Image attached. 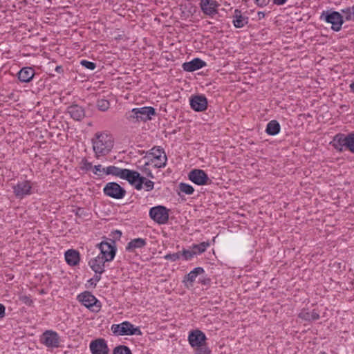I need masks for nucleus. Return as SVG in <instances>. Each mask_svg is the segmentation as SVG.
Returning <instances> with one entry per match:
<instances>
[{
    "instance_id": "1",
    "label": "nucleus",
    "mask_w": 354,
    "mask_h": 354,
    "mask_svg": "<svg viewBox=\"0 0 354 354\" xmlns=\"http://www.w3.org/2000/svg\"><path fill=\"white\" fill-rule=\"evenodd\" d=\"M91 142L97 158L107 155L113 147L112 136L105 132H97L91 139Z\"/></svg>"
},
{
    "instance_id": "2",
    "label": "nucleus",
    "mask_w": 354,
    "mask_h": 354,
    "mask_svg": "<svg viewBox=\"0 0 354 354\" xmlns=\"http://www.w3.org/2000/svg\"><path fill=\"white\" fill-rule=\"evenodd\" d=\"M319 19L328 24H330L331 29L335 32L339 31L344 24L343 15L339 12L332 9L324 10L320 15Z\"/></svg>"
},
{
    "instance_id": "3",
    "label": "nucleus",
    "mask_w": 354,
    "mask_h": 354,
    "mask_svg": "<svg viewBox=\"0 0 354 354\" xmlns=\"http://www.w3.org/2000/svg\"><path fill=\"white\" fill-rule=\"evenodd\" d=\"M149 216L160 225L165 224L169 221V210L162 205L153 207L149 210Z\"/></svg>"
},
{
    "instance_id": "4",
    "label": "nucleus",
    "mask_w": 354,
    "mask_h": 354,
    "mask_svg": "<svg viewBox=\"0 0 354 354\" xmlns=\"http://www.w3.org/2000/svg\"><path fill=\"white\" fill-rule=\"evenodd\" d=\"M105 195L115 199L122 198L126 194L125 189L115 182L108 183L103 189Z\"/></svg>"
},
{
    "instance_id": "5",
    "label": "nucleus",
    "mask_w": 354,
    "mask_h": 354,
    "mask_svg": "<svg viewBox=\"0 0 354 354\" xmlns=\"http://www.w3.org/2000/svg\"><path fill=\"white\" fill-rule=\"evenodd\" d=\"M154 183L142 176L138 171H134V188L140 190L144 189L147 192H149L153 189Z\"/></svg>"
},
{
    "instance_id": "6",
    "label": "nucleus",
    "mask_w": 354,
    "mask_h": 354,
    "mask_svg": "<svg viewBox=\"0 0 354 354\" xmlns=\"http://www.w3.org/2000/svg\"><path fill=\"white\" fill-rule=\"evenodd\" d=\"M78 299L82 304L88 308H91L93 311H98L100 306L97 304V299L89 292H84L78 296Z\"/></svg>"
},
{
    "instance_id": "7",
    "label": "nucleus",
    "mask_w": 354,
    "mask_h": 354,
    "mask_svg": "<svg viewBox=\"0 0 354 354\" xmlns=\"http://www.w3.org/2000/svg\"><path fill=\"white\" fill-rule=\"evenodd\" d=\"M41 342L48 348H57L59 344V337L56 332L46 330L41 336Z\"/></svg>"
},
{
    "instance_id": "8",
    "label": "nucleus",
    "mask_w": 354,
    "mask_h": 354,
    "mask_svg": "<svg viewBox=\"0 0 354 354\" xmlns=\"http://www.w3.org/2000/svg\"><path fill=\"white\" fill-rule=\"evenodd\" d=\"M147 156L149 157L150 162L160 160V162H154V167L156 168L165 167L167 158L163 149L153 148L152 149V152Z\"/></svg>"
},
{
    "instance_id": "9",
    "label": "nucleus",
    "mask_w": 354,
    "mask_h": 354,
    "mask_svg": "<svg viewBox=\"0 0 354 354\" xmlns=\"http://www.w3.org/2000/svg\"><path fill=\"white\" fill-rule=\"evenodd\" d=\"M156 114V110L151 106H145L142 108H134V118L136 120L146 122L151 119V115Z\"/></svg>"
},
{
    "instance_id": "10",
    "label": "nucleus",
    "mask_w": 354,
    "mask_h": 354,
    "mask_svg": "<svg viewBox=\"0 0 354 354\" xmlns=\"http://www.w3.org/2000/svg\"><path fill=\"white\" fill-rule=\"evenodd\" d=\"M189 179L196 185H204L209 180L206 173L202 169H193L188 175Z\"/></svg>"
},
{
    "instance_id": "11",
    "label": "nucleus",
    "mask_w": 354,
    "mask_h": 354,
    "mask_svg": "<svg viewBox=\"0 0 354 354\" xmlns=\"http://www.w3.org/2000/svg\"><path fill=\"white\" fill-rule=\"evenodd\" d=\"M111 329L115 335H133V324L129 322H124L120 324H113Z\"/></svg>"
},
{
    "instance_id": "12",
    "label": "nucleus",
    "mask_w": 354,
    "mask_h": 354,
    "mask_svg": "<svg viewBox=\"0 0 354 354\" xmlns=\"http://www.w3.org/2000/svg\"><path fill=\"white\" fill-rule=\"evenodd\" d=\"M190 106L195 111H203L207 109V100L203 95H193L190 97Z\"/></svg>"
},
{
    "instance_id": "13",
    "label": "nucleus",
    "mask_w": 354,
    "mask_h": 354,
    "mask_svg": "<svg viewBox=\"0 0 354 354\" xmlns=\"http://www.w3.org/2000/svg\"><path fill=\"white\" fill-rule=\"evenodd\" d=\"M90 350L92 354H108L109 351L106 341L102 338L92 341Z\"/></svg>"
},
{
    "instance_id": "14",
    "label": "nucleus",
    "mask_w": 354,
    "mask_h": 354,
    "mask_svg": "<svg viewBox=\"0 0 354 354\" xmlns=\"http://www.w3.org/2000/svg\"><path fill=\"white\" fill-rule=\"evenodd\" d=\"M206 340L205 335L200 330H195L190 332L188 336V341L192 347H198L205 344Z\"/></svg>"
},
{
    "instance_id": "15",
    "label": "nucleus",
    "mask_w": 354,
    "mask_h": 354,
    "mask_svg": "<svg viewBox=\"0 0 354 354\" xmlns=\"http://www.w3.org/2000/svg\"><path fill=\"white\" fill-rule=\"evenodd\" d=\"M201 8L204 14L209 16L216 15L218 3L215 0H201Z\"/></svg>"
},
{
    "instance_id": "16",
    "label": "nucleus",
    "mask_w": 354,
    "mask_h": 354,
    "mask_svg": "<svg viewBox=\"0 0 354 354\" xmlns=\"http://www.w3.org/2000/svg\"><path fill=\"white\" fill-rule=\"evenodd\" d=\"M99 249L100 250L101 257H103L105 260L111 261L115 255V249L110 243L107 242H102L98 244Z\"/></svg>"
},
{
    "instance_id": "17",
    "label": "nucleus",
    "mask_w": 354,
    "mask_h": 354,
    "mask_svg": "<svg viewBox=\"0 0 354 354\" xmlns=\"http://www.w3.org/2000/svg\"><path fill=\"white\" fill-rule=\"evenodd\" d=\"M14 193L18 198H23L24 196L30 194L31 185L29 181L25 180L19 182L13 187Z\"/></svg>"
},
{
    "instance_id": "18",
    "label": "nucleus",
    "mask_w": 354,
    "mask_h": 354,
    "mask_svg": "<svg viewBox=\"0 0 354 354\" xmlns=\"http://www.w3.org/2000/svg\"><path fill=\"white\" fill-rule=\"evenodd\" d=\"M106 261H109L105 260L103 257L98 255L95 258L91 259L88 264L96 274H102L104 271V263Z\"/></svg>"
},
{
    "instance_id": "19",
    "label": "nucleus",
    "mask_w": 354,
    "mask_h": 354,
    "mask_svg": "<svg viewBox=\"0 0 354 354\" xmlns=\"http://www.w3.org/2000/svg\"><path fill=\"white\" fill-rule=\"evenodd\" d=\"M348 135L345 136L343 133H338L333 138L330 144L338 151H342L344 147L347 149Z\"/></svg>"
},
{
    "instance_id": "20",
    "label": "nucleus",
    "mask_w": 354,
    "mask_h": 354,
    "mask_svg": "<svg viewBox=\"0 0 354 354\" xmlns=\"http://www.w3.org/2000/svg\"><path fill=\"white\" fill-rule=\"evenodd\" d=\"M232 17V23L236 28H243L248 23V17L240 10L236 9Z\"/></svg>"
},
{
    "instance_id": "21",
    "label": "nucleus",
    "mask_w": 354,
    "mask_h": 354,
    "mask_svg": "<svg viewBox=\"0 0 354 354\" xmlns=\"http://www.w3.org/2000/svg\"><path fill=\"white\" fill-rule=\"evenodd\" d=\"M137 167L140 170L143 176L153 178V174L148 166L150 164L149 157L144 156L141 160L137 162Z\"/></svg>"
},
{
    "instance_id": "22",
    "label": "nucleus",
    "mask_w": 354,
    "mask_h": 354,
    "mask_svg": "<svg viewBox=\"0 0 354 354\" xmlns=\"http://www.w3.org/2000/svg\"><path fill=\"white\" fill-rule=\"evenodd\" d=\"M206 65L205 62L199 58H195L191 62H185L183 68L185 71L192 72L200 69Z\"/></svg>"
},
{
    "instance_id": "23",
    "label": "nucleus",
    "mask_w": 354,
    "mask_h": 354,
    "mask_svg": "<svg viewBox=\"0 0 354 354\" xmlns=\"http://www.w3.org/2000/svg\"><path fill=\"white\" fill-rule=\"evenodd\" d=\"M68 113L72 118L77 121L81 120L85 116L84 109L77 104H73L68 106Z\"/></svg>"
},
{
    "instance_id": "24",
    "label": "nucleus",
    "mask_w": 354,
    "mask_h": 354,
    "mask_svg": "<svg viewBox=\"0 0 354 354\" xmlns=\"http://www.w3.org/2000/svg\"><path fill=\"white\" fill-rule=\"evenodd\" d=\"M34 70L30 67H24L18 73V79L21 82H29L34 77Z\"/></svg>"
},
{
    "instance_id": "25",
    "label": "nucleus",
    "mask_w": 354,
    "mask_h": 354,
    "mask_svg": "<svg viewBox=\"0 0 354 354\" xmlns=\"http://www.w3.org/2000/svg\"><path fill=\"white\" fill-rule=\"evenodd\" d=\"M65 259L68 265L76 266L80 262V254L75 250H68L65 253Z\"/></svg>"
},
{
    "instance_id": "26",
    "label": "nucleus",
    "mask_w": 354,
    "mask_h": 354,
    "mask_svg": "<svg viewBox=\"0 0 354 354\" xmlns=\"http://www.w3.org/2000/svg\"><path fill=\"white\" fill-rule=\"evenodd\" d=\"M299 317L305 321L312 322L317 320L319 318V315L316 310L304 309L299 314Z\"/></svg>"
},
{
    "instance_id": "27",
    "label": "nucleus",
    "mask_w": 354,
    "mask_h": 354,
    "mask_svg": "<svg viewBox=\"0 0 354 354\" xmlns=\"http://www.w3.org/2000/svg\"><path fill=\"white\" fill-rule=\"evenodd\" d=\"M204 272V269L201 267L195 268L193 270H192L189 273L185 275L183 282L186 283V286H188L189 283L190 286H192L193 282L196 280V278L198 275L201 274Z\"/></svg>"
},
{
    "instance_id": "28",
    "label": "nucleus",
    "mask_w": 354,
    "mask_h": 354,
    "mask_svg": "<svg viewBox=\"0 0 354 354\" xmlns=\"http://www.w3.org/2000/svg\"><path fill=\"white\" fill-rule=\"evenodd\" d=\"M280 124L277 120H271L267 124L266 133L270 136H275L280 131Z\"/></svg>"
},
{
    "instance_id": "29",
    "label": "nucleus",
    "mask_w": 354,
    "mask_h": 354,
    "mask_svg": "<svg viewBox=\"0 0 354 354\" xmlns=\"http://www.w3.org/2000/svg\"><path fill=\"white\" fill-rule=\"evenodd\" d=\"M117 177L125 179L131 185H133V170L120 168Z\"/></svg>"
},
{
    "instance_id": "30",
    "label": "nucleus",
    "mask_w": 354,
    "mask_h": 354,
    "mask_svg": "<svg viewBox=\"0 0 354 354\" xmlns=\"http://www.w3.org/2000/svg\"><path fill=\"white\" fill-rule=\"evenodd\" d=\"M97 109L101 111H107L110 107V102L109 100L102 97V98H98L97 100Z\"/></svg>"
},
{
    "instance_id": "31",
    "label": "nucleus",
    "mask_w": 354,
    "mask_h": 354,
    "mask_svg": "<svg viewBox=\"0 0 354 354\" xmlns=\"http://www.w3.org/2000/svg\"><path fill=\"white\" fill-rule=\"evenodd\" d=\"M341 14H343L344 21H354V15L353 14V6L346 7L341 10Z\"/></svg>"
},
{
    "instance_id": "32",
    "label": "nucleus",
    "mask_w": 354,
    "mask_h": 354,
    "mask_svg": "<svg viewBox=\"0 0 354 354\" xmlns=\"http://www.w3.org/2000/svg\"><path fill=\"white\" fill-rule=\"evenodd\" d=\"M179 189L182 192L187 195L192 194L194 192V189L192 185L183 183H180Z\"/></svg>"
},
{
    "instance_id": "33",
    "label": "nucleus",
    "mask_w": 354,
    "mask_h": 354,
    "mask_svg": "<svg viewBox=\"0 0 354 354\" xmlns=\"http://www.w3.org/2000/svg\"><path fill=\"white\" fill-rule=\"evenodd\" d=\"M113 354H132L130 348L126 346L120 345L113 349Z\"/></svg>"
},
{
    "instance_id": "34",
    "label": "nucleus",
    "mask_w": 354,
    "mask_h": 354,
    "mask_svg": "<svg viewBox=\"0 0 354 354\" xmlns=\"http://www.w3.org/2000/svg\"><path fill=\"white\" fill-rule=\"evenodd\" d=\"M209 245V243L208 242H202L197 245H194L193 249L195 250V252H196V254H201L204 252L207 248Z\"/></svg>"
},
{
    "instance_id": "35",
    "label": "nucleus",
    "mask_w": 354,
    "mask_h": 354,
    "mask_svg": "<svg viewBox=\"0 0 354 354\" xmlns=\"http://www.w3.org/2000/svg\"><path fill=\"white\" fill-rule=\"evenodd\" d=\"M120 168L115 166H109L106 168H103V172H104L106 175H112L114 176H117L118 174Z\"/></svg>"
},
{
    "instance_id": "36",
    "label": "nucleus",
    "mask_w": 354,
    "mask_h": 354,
    "mask_svg": "<svg viewBox=\"0 0 354 354\" xmlns=\"http://www.w3.org/2000/svg\"><path fill=\"white\" fill-rule=\"evenodd\" d=\"M347 149L354 153V133L348 135Z\"/></svg>"
},
{
    "instance_id": "37",
    "label": "nucleus",
    "mask_w": 354,
    "mask_h": 354,
    "mask_svg": "<svg viewBox=\"0 0 354 354\" xmlns=\"http://www.w3.org/2000/svg\"><path fill=\"white\" fill-rule=\"evenodd\" d=\"M210 350L205 345L196 347L195 354H210Z\"/></svg>"
},
{
    "instance_id": "38",
    "label": "nucleus",
    "mask_w": 354,
    "mask_h": 354,
    "mask_svg": "<svg viewBox=\"0 0 354 354\" xmlns=\"http://www.w3.org/2000/svg\"><path fill=\"white\" fill-rule=\"evenodd\" d=\"M183 257L185 260H189L191 259L195 254H196V252L194 250H183L182 252Z\"/></svg>"
},
{
    "instance_id": "39",
    "label": "nucleus",
    "mask_w": 354,
    "mask_h": 354,
    "mask_svg": "<svg viewBox=\"0 0 354 354\" xmlns=\"http://www.w3.org/2000/svg\"><path fill=\"white\" fill-rule=\"evenodd\" d=\"M180 252H176L173 254H167L164 257V259L166 260H169L171 261H176L178 260L180 257Z\"/></svg>"
},
{
    "instance_id": "40",
    "label": "nucleus",
    "mask_w": 354,
    "mask_h": 354,
    "mask_svg": "<svg viewBox=\"0 0 354 354\" xmlns=\"http://www.w3.org/2000/svg\"><path fill=\"white\" fill-rule=\"evenodd\" d=\"M146 245V239L142 238L134 239V248H141Z\"/></svg>"
},
{
    "instance_id": "41",
    "label": "nucleus",
    "mask_w": 354,
    "mask_h": 354,
    "mask_svg": "<svg viewBox=\"0 0 354 354\" xmlns=\"http://www.w3.org/2000/svg\"><path fill=\"white\" fill-rule=\"evenodd\" d=\"M81 165V169L85 171H88L93 168L92 163L88 162L86 158L82 160Z\"/></svg>"
},
{
    "instance_id": "42",
    "label": "nucleus",
    "mask_w": 354,
    "mask_h": 354,
    "mask_svg": "<svg viewBox=\"0 0 354 354\" xmlns=\"http://www.w3.org/2000/svg\"><path fill=\"white\" fill-rule=\"evenodd\" d=\"M80 64L85 68L89 70H94L96 67V64L94 62H89L87 60H82Z\"/></svg>"
},
{
    "instance_id": "43",
    "label": "nucleus",
    "mask_w": 354,
    "mask_h": 354,
    "mask_svg": "<svg viewBox=\"0 0 354 354\" xmlns=\"http://www.w3.org/2000/svg\"><path fill=\"white\" fill-rule=\"evenodd\" d=\"M19 299L28 306H31L32 304V301L29 296L22 295L19 297Z\"/></svg>"
},
{
    "instance_id": "44",
    "label": "nucleus",
    "mask_w": 354,
    "mask_h": 354,
    "mask_svg": "<svg viewBox=\"0 0 354 354\" xmlns=\"http://www.w3.org/2000/svg\"><path fill=\"white\" fill-rule=\"evenodd\" d=\"M100 274H101L95 273L94 277L92 279H91L90 280H88V283H90L91 285L95 286L96 283L98 282L101 279Z\"/></svg>"
},
{
    "instance_id": "45",
    "label": "nucleus",
    "mask_w": 354,
    "mask_h": 354,
    "mask_svg": "<svg viewBox=\"0 0 354 354\" xmlns=\"http://www.w3.org/2000/svg\"><path fill=\"white\" fill-rule=\"evenodd\" d=\"M103 171L101 165H95L93 167V173L95 175H100V172Z\"/></svg>"
},
{
    "instance_id": "46",
    "label": "nucleus",
    "mask_w": 354,
    "mask_h": 354,
    "mask_svg": "<svg viewBox=\"0 0 354 354\" xmlns=\"http://www.w3.org/2000/svg\"><path fill=\"white\" fill-rule=\"evenodd\" d=\"M269 0H255V3L259 6H266Z\"/></svg>"
},
{
    "instance_id": "47",
    "label": "nucleus",
    "mask_w": 354,
    "mask_h": 354,
    "mask_svg": "<svg viewBox=\"0 0 354 354\" xmlns=\"http://www.w3.org/2000/svg\"><path fill=\"white\" fill-rule=\"evenodd\" d=\"M5 316V306L0 304V318H2Z\"/></svg>"
},
{
    "instance_id": "48",
    "label": "nucleus",
    "mask_w": 354,
    "mask_h": 354,
    "mask_svg": "<svg viewBox=\"0 0 354 354\" xmlns=\"http://www.w3.org/2000/svg\"><path fill=\"white\" fill-rule=\"evenodd\" d=\"M286 1L287 0H273V3L278 6L283 5Z\"/></svg>"
},
{
    "instance_id": "49",
    "label": "nucleus",
    "mask_w": 354,
    "mask_h": 354,
    "mask_svg": "<svg viewBox=\"0 0 354 354\" xmlns=\"http://www.w3.org/2000/svg\"><path fill=\"white\" fill-rule=\"evenodd\" d=\"M142 334L140 328L138 327L135 328L134 327V335H140Z\"/></svg>"
},
{
    "instance_id": "50",
    "label": "nucleus",
    "mask_w": 354,
    "mask_h": 354,
    "mask_svg": "<svg viewBox=\"0 0 354 354\" xmlns=\"http://www.w3.org/2000/svg\"><path fill=\"white\" fill-rule=\"evenodd\" d=\"M201 283L204 285H207L210 283V279H204L201 281Z\"/></svg>"
},
{
    "instance_id": "51",
    "label": "nucleus",
    "mask_w": 354,
    "mask_h": 354,
    "mask_svg": "<svg viewBox=\"0 0 354 354\" xmlns=\"http://www.w3.org/2000/svg\"><path fill=\"white\" fill-rule=\"evenodd\" d=\"M55 71H57V73L62 72L63 71L62 67L61 66H56Z\"/></svg>"
},
{
    "instance_id": "52",
    "label": "nucleus",
    "mask_w": 354,
    "mask_h": 354,
    "mask_svg": "<svg viewBox=\"0 0 354 354\" xmlns=\"http://www.w3.org/2000/svg\"><path fill=\"white\" fill-rule=\"evenodd\" d=\"M131 248H133V240L131 241L130 242H129L127 247V250H130Z\"/></svg>"
},
{
    "instance_id": "53",
    "label": "nucleus",
    "mask_w": 354,
    "mask_h": 354,
    "mask_svg": "<svg viewBox=\"0 0 354 354\" xmlns=\"http://www.w3.org/2000/svg\"><path fill=\"white\" fill-rule=\"evenodd\" d=\"M134 152H136V153H139L140 155H142L143 153H145L144 150L138 149V151H136V149H134Z\"/></svg>"
},
{
    "instance_id": "54",
    "label": "nucleus",
    "mask_w": 354,
    "mask_h": 354,
    "mask_svg": "<svg viewBox=\"0 0 354 354\" xmlns=\"http://www.w3.org/2000/svg\"><path fill=\"white\" fill-rule=\"evenodd\" d=\"M131 118H133V115L131 113L127 114V119L130 120Z\"/></svg>"
},
{
    "instance_id": "55",
    "label": "nucleus",
    "mask_w": 354,
    "mask_h": 354,
    "mask_svg": "<svg viewBox=\"0 0 354 354\" xmlns=\"http://www.w3.org/2000/svg\"><path fill=\"white\" fill-rule=\"evenodd\" d=\"M351 91L354 93V82L350 84Z\"/></svg>"
},
{
    "instance_id": "56",
    "label": "nucleus",
    "mask_w": 354,
    "mask_h": 354,
    "mask_svg": "<svg viewBox=\"0 0 354 354\" xmlns=\"http://www.w3.org/2000/svg\"><path fill=\"white\" fill-rule=\"evenodd\" d=\"M124 97H125L126 99H129V94L125 95H124Z\"/></svg>"
},
{
    "instance_id": "57",
    "label": "nucleus",
    "mask_w": 354,
    "mask_h": 354,
    "mask_svg": "<svg viewBox=\"0 0 354 354\" xmlns=\"http://www.w3.org/2000/svg\"><path fill=\"white\" fill-rule=\"evenodd\" d=\"M155 162H160V160H157V161H155ZM150 164H153L154 165V162H150Z\"/></svg>"
}]
</instances>
